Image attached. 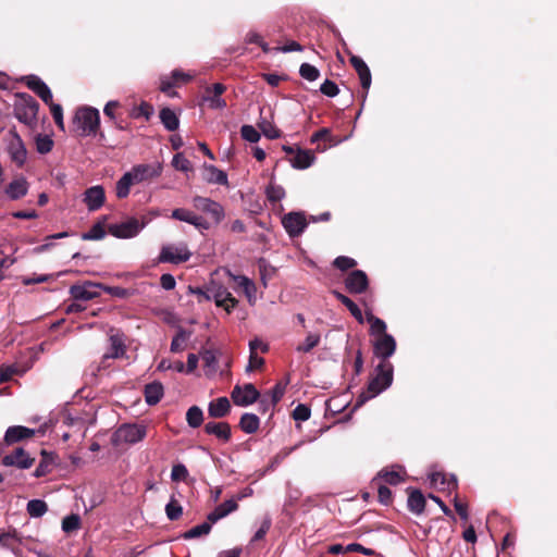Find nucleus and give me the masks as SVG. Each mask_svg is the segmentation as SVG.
I'll return each mask as SVG.
<instances>
[{"mask_svg":"<svg viewBox=\"0 0 557 557\" xmlns=\"http://www.w3.org/2000/svg\"><path fill=\"white\" fill-rule=\"evenodd\" d=\"M367 321L370 324V334L374 337L373 349L376 357L382 361H387L396 350L395 338L386 333V323L374 317L372 313H367Z\"/></svg>","mask_w":557,"mask_h":557,"instance_id":"f257e3e1","label":"nucleus"},{"mask_svg":"<svg viewBox=\"0 0 557 557\" xmlns=\"http://www.w3.org/2000/svg\"><path fill=\"white\" fill-rule=\"evenodd\" d=\"M393 366L388 361H381L375 369V376L370 381L368 388L363 392L357 405L375 397L392 385L393 382Z\"/></svg>","mask_w":557,"mask_h":557,"instance_id":"f03ea898","label":"nucleus"},{"mask_svg":"<svg viewBox=\"0 0 557 557\" xmlns=\"http://www.w3.org/2000/svg\"><path fill=\"white\" fill-rule=\"evenodd\" d=\"M100 124L99 111L91 107H83L76 110L73 125L81 136L96 134Z\"/></svg>","mask_w":557,"mask_h":557,"instance_id":"7ed1b4c3","label":"nucleus"},{"mask_svg":"<svg viewBox=\"0 0 557 557\" xmlns=\"http://www.w3.org/2000/svg\"><path fill=\"white\" fill-rule=\"evenodd\" d=\"M147 435V426L138 423H123L112 435L114 446L135 445L141 442Z\"/></svg>","mask_w":557,"mask_h":557,"instance_id":"20e7f679","label":"nucleus"},{"mask_svg":"<svg viewBox=\"0 0 557 557\" xmlns=\"http://www.w3.org/2000/svg\"><path fill=\"white\" fill-rule=\"evenodd\" d=\"M191 252L185 243L170 244L162 247L159 261L169 263H183L189 260Z\"/></svg>","mask_w":557,"mask_h":557,"instance_id":"39448f33","label":"nucleus"},{"mask_svg":"<svg viewBox=\"0 0 557 557\" xmlns=\"http://www.w3.org/2000/svg\"><path fill=\"white\" fill-rule=\"evenodd\" d=\"M7 151L10 156L11 161L17 166L22 168L27 160V150L25 145L15 132H11L7 139Z\"/></svg>","mask_w":557,"mask_h":557,"instance_id":"423d86ee","label":"nucleus"},{"mask_svg":"<svg viewBox=\"0 0 557 557\" xmlns=\"http://www.w3.org/2000/svg\"><path fill=\"white\" fill-rule=\"evenodd\" d=\"M146 225V222H139L135 218H129L120 223H114L109 226V233L117 238H132L135 237Z\"/></svg>","mask_w":557,"mask_h":557,"instance_id":"0eeeda50","label":"nucleus"},{"mask_svg":"<svg viewBox=\"0 0 557 557\" xmlns=\"http://www.w3.org/2000/svg\"><path fill=\"white\" fill-rule=\"evenodd\" d=\"M193 206L196 210L208 214L214 223H220L224 218L223 207L211 198L196 196L193 198Z\"/></svg>","mask_w":557,"mask_h":557,"instance_id":"6e6552de","label":"nucleus"},{"mask_svg":"<svg viewBox=\"0 0 557 557\" xmlns=\"http://www.w3.org/2000/svg\"><path fill=\"white\" fill-rule=\"evenodd\" d=\"M209 292L211 293L212 299L218 307H222L227 313L232 311L237 305V300L232 296L223 285L211 283L209 285Z\"/></svg>","mask_w":557,"mask_h":557,"instance_id":"1a4fd4ad","label":"nucleus"},{"mask_svg":"<svg viewBox=\"0 0 557 557\" xmlns=\"http://www.w3.org/2000/svg\"><path fill=\"white\" fill-rule=\"evenodd\" d=\"M231 397L235 405L240 407H247L258 399L259 392L250 383L245 384L244 386L236 385L233 388Z\"/></svg>","mask_w":557,"mask_h":557,"instance_id":"9d476101","label":"nucleus"},{"mask_svg":"<svg viewBox=\"0 0 557 557\" xmlns=\"http://www.w3.org/2000/svg\"><path fill=\"white\" fill-rule=\"evenodd\" d=\"M282 224L289 236H299L307 227L306 216L301 212H290L283 216Z\"/></svg>","mask_w":557,"mask_h":557,"instance_id":"9b49d317","label":"nucleus"},{"mask_svg":"<svg viewBox=\"0 0 557 557\" xmlns=\"http://www.w3.org/2000/svg\"><path fill=\"white\" fill-rule=\"evenodd\" d=\"M101 287L102 285L99 283L86 281L71 286L70 294L76 300H91L99 296L98 289Z\"/></svg>","mask_w":557,"mask_h":557,"instance_id":"f8f14e48","label":"nucleus"},{"mask_svg":"<svg viewBox=\"0 0 557 557\" xmlns=\"http://www.w3.org/2000/svg\"><path fill=\"white\" fill-rule=\"evenodd\" d=\"M225 86L221 83H215L205 89L203 102H207L209 108L213 110H222L226 107L225 100L221 97L225 91Z\"/></svg>","mask_w":557,"mask_h":557,"instance_id":"ddd939ff","label":"nucleus"},{"mask_svg":"<svg viewBox=\"0 0 557 557\" xmlns=\"http://www.w3.org/2000/svg\"><path fill=\"white\" fill-rule=\"evenodd\" d=\"M28 189V181L23 175H18L8 184L4 193L10 200H18L27 195Z\"/></svg>","mask_w":557,"mask_h":557,"instance_id":"4468645a","label":"nucleus"},{"mask_svg":"<svg viewBox=\"0 0 557 557\" xmlns=\"http://www.w3.org/2000/svg\"><path fill=\"white\" fill-rule=\"evenodd\" d=\"M34 459L30 458L23 448H16L13 453L3 457L2 463L7 467H17L28 469L33 466Z\"/></svg>","mask_w":557,"mask_h":557,"instance_id":"2eb2a0df","label":"nucleus"},{"mask_svg":"<svg viewBox=\"0 0 557 557\" xmlns=\"http://www.w3.org/2000/svg\"><path fill=\"white\" fill-rule=\"evenodd\" d=\"M171 216L175 220L186 222L188 224L194 225L198 230H208L209 223L200 215L195 214L194 212L187 209H174L172 211Z\"/></svg>","mask_w":557,"mask_h":557,"instance_id":"dca6fc26","label":"nucleus"},{"mask_svg":"<svg viewBox=\"0 0 557 557\" xmlns=\"http://www.w3.org/2000/svg\"><path fill=\"white\" fill-rule=\"evenodd\" d=\"M106 200L104 189L100 185H96L86 189L84 194V202L89 211L100 209Z\"/></svg>","mask_w":557,"mask_h":557,"instance_id":"f3484780","label":"nucleus"},{"mask_svg":"<svg viewBox=\"0 0 557 557\" xmlns=\"http://www.w3.org/2000/svg\"><path fill=\"white\" fill-rule=\"evenodd\" d=\"M346 287L350 293L360 294L368 287V277L361 270H355L346 278Z\"/></svg>","mask_w":557,"mask_h":557,"instance_id":"a211bd4d","label":"nucleus"},{"mask_svg":"<svg viewBox=\"0 0 557 557\" xmlns=\"http://www.w3.org/2000/svg\"><path fill=\"white\" fill-rule=\"evenodd\" d=\"M228 276L234 281V283L243 289L245 296L247 297V300L250 305H253L256 302V292L257 287L256 284L244 275H235L231 272H228Z\"/></svg>","mask_w":557,"mask_h":557,"instance_id":"6ab92c4d","label":"nucleus"},{"mask_svg":"<svg viewBox=\"0 0 557 557\" xmlns=\"http://www.w3.org/2000/svg\"><path fill=\"white\" fill-rule=\"evenodd\" d=\"M432 487L440 491H453L457 488V480L454 475L447 478L443 472H432L429 475Z\"/></svg>","mask_w":557,"mask_h":557,"instance_id":"aec40b11","label":"nucleus"},{"mask_svg":"<svg viewBox=\"0 0 557 557\" xmlns=\"http://www.w3.org/2000/svg\"><path fill=\"white\" fill-rule=\"evenodd\" d=\"M238 508V505H237V502L236 499H227L225 500L224 503L220 504L219 506H216L214 508L213 511H211L207 519L211 522V523H215L216 521H219L220 519H223L225 518L226 516H228L231 512L237 510Z\"/></svg>","mask_w":557,"mask_h":557,"instance_id":"412c9836","label":"nucleus"},{"mask_svg":"<svg viewBox=\"0 0 557 557\" xmlns=\"http://www.w3.org/2000/svg\"><path fill=\"white\" fill-rule=\"evenodd\" d=\"M257 345H262V352H265L269 349L268 345L264 344L263 342H261L258 338H255V339L249 342L250 355H249V363H248L247 369H246V371H248V372L252 371L255 369L261 368L263 366V363H264L263 358L259 357L257 355V352H256Z\"/></svg>","mask_w":557,"mask_h":557,"instance_id":"4be33fe9","label":"nucleus"},{"mask_svg":"<svg viewBox=\"0 0 557 557\" xmlns=\"http://www.w3.org/2000/svg\"><path fill=\"white\" fill-rule=\"evenodd\" d=\"M350 62L359 75L362 88L366 90L369 89V87L371 85V73H370L368 65L364 63V61L361 58H359L357 55H352L350 58Z\"/></svg>","mask_w":557,"mask_h":557,"instance_id":"5701e85b","label":"nucleus"},{"mask_svg":"<svg viewBox=\"0 0 557 557\" xmlns=\"http://www.w3.org/2000/svg\"><path fill=\"white\" fill-rule=\"evenodd\" d=\"M109 342L110 347L108 351L103 355V361L110 358H120L125 354V345L122 335L117 333L111 334Z\"/></svg>","mask_w":557,"mask_h":557,"instance_id":"b1692460","label":"nucleus"},{"mask_svg":"<svg viewBox=\"0 0 557 557\" xmlns=\"http://www.w3.org/2000/svg\"><path fill=\"white\" fill-rule=\"evenodd\" d=\"M314 160L315 156L311 150L297 149L290 162L295 169L305 170L311 166Z\"/></svg>","mask_w":557,"mask_h":557,"instance_id":"393cba45","label":"nucleus"},{"mask_svg":"<svg viewBox=\"0 0 557 557\" xmlns=\"http://www.w3.org/2000/svg\"><path fill=\"white\" fill-rule=\"evenodd\" d=\"M131 176L134 184L144 182L150 177L157 176L158 172L148 164H138L134 166L129 172H126Z\"/></svg>","mask_w":557,"mask_h":557,"instance_id":"a878e982","label":"nucleus"},{"mask_svg":"<svg viewBox=\"0 0 557 557\" xmlns=\"http://www.w3.org/2000/svg\"><path fill=\"white\" fill-rule=\"evenodd\" d=\"M208 434L215 435L218 438L227 442L231 438V426L226 422H208L205 425Z\"/></svg>","mask_w":557,"mask_h":557,"instance_id":"bb28decb","label":"nucleus"},{"mask_svg":"<svg viewBox=\"0 0 557 557\" xmlns=\"http://www.w3.org/2000/svg\"><path fill=\"white\" fill-rule=\"evenodd\" d=\"M35 434L33 429H28L21 425L10 426L7 432L4 440L7 443H15L24 438H28Z\"/></svg>","mask_w":557,"mask_h":557,"instance_id":"cd10ccee","label":"nucleus"},{"mask_svg":"<svg viewBox=\"0 0 557 557\" xmlns=\"http://www.w3.org/2000/svg\"><path fill=\"white\" fill-rule=\"evenodd\" d=\"M203 171L206 172L205 180L211 184L227 185V175L224 171L218 169L212 164H205Z\"/></svg>","mask_w":557,"mask_h":557,"instance_id":"c85d7f7f","label":"nucleus"},{"mask_svg":"<svg viewBox=\"0 0 557 557\" xmlns=\"http://www.w3.org/2000/svg\"><path fill=\"white\" fill-rule=\"evenodd\" d=\"M230 408L228 399L226 397H220L209 404L208 412L212 418H222L228 413Z\"/></svg>","mask_w":557,"mask_h":557,"instance_id":"c756f323","label":"nucleus"},{"mask_svg":"<svg viewBox=\"0 0 557 557\" xmlns=\"http://www.w3.org/2000/svg\"><path fill=\"white\" fill-rule=\"evenodd\" d=\"M320 342L321 334L319 332H309L307 333L305 339L296 345L295 350L299 354H308L314 347H317Z\"/></svg>","mask_w":557,"mask_h":557,"instance_id":"7c9ffc66","label":"nucleus"},{"mask_svg":"<svg viewBox=\"0 0 557 557\" xmlns=\"http://www.w3.org/2000/svg\"><path fill=\"white\" fill-rule=\"evenodd\" d=\"M163 396V386L159 382H152L145 387V399L148 405L158 404Z\"/></svg>","mask_w":557,"mask_h":557,"instance_id":"2f4dec72","label":"nucleus"},{"mask_svg":"<svg viewBox=\"0 0 557 557\" xmlns=\"http://www.w3.org/2000/svg\"><path fill=\"white\" fill-rule=\"evenodd\" d=\"M160 120L163 126L170 132L176 131L180 126L177 114L170 108H163L160 111Z\"/></svg>","mask_w":557,"mask_h":557,"instance_id":"473e14b6","label":"nucleus"},{"mask_svg":"<svg viewBox=\"0 0 557 557\" xmlns=\"http://www.w3.org/2000/svg\"><path fill=\"white\" fill-rule=\"evenodd\" d=\"M260 420L255 413H244L239 421L240 429L247 434H253L258 431Z\"/></svg>","mask_w":557,"mask_h":557,"instance_id":"72a5a7b5","label":"nucleus"},{"mask_svg":"<svg viewBox=\"0 0 557 557\" xmlns=\"http://www.w3.org/2000/svg\"><path fill=\"white\" fill-rule=\"evenodd\" d=\"M37 112L38 103L34 99L29 98V100L26 102L24 107V112L22 113L20 109H17L16 115L18 120L29 124L35 120Z\"/></svg>","mask_w":557,"mask_h":557,"instance_id":"f704fd0d","label":"nucleus"},{"mask_svg":"<svg viewBox=\"0 0 557 557\" xmlns=\"http://www.w3.org/2000/svg\"><path fill=\"white\" fill-rule=\"evenodd\" d=\"M425 499L419 491H413L408 497V507L414 513H421L424 510Z\"/></svg>","mask_w":557,"mask_h":557,"instance_id":"c9c22d12","label":"nucleus"},{"mask_svg":"<svg viewBox=\"0 0 557 557\" xmlns=\"http://www.w3.org/2000/svg\"><path fill=\"white\" fill-rule=\"evenodd\" d=\"M202 360L205 362V372L206 375H213L218 369V358L214 351L205 350L201 354Z\"/></svg>","mask_w":557,"mask_h":557,"instance_id":"e433bc0d","label":"nucleus"},{"mask_svg":"<svg viewBox=\"0 0 557 557\" xmlns=\"http://www.w3.org/2000/svg\"><path fill=\"white\" fill-rule=\"evenodd\" d=\"M26 510L30 517L39 518L47 512L48 506L41 499H33L27 503Z\"/></svg>","mask_w":557,"mask_h":557,"instance_id":"4c0bfd02","label":"nucleus"},{"mask_svg":"<svg viewBox=\"0 0 557 557\" xmlns=\"http://www.w3.org/2000/svg\"><path fill=\"white\" fill-rule=\"evenodd\" d=\"M186 421L190 428L200 426L203 422L202 410L197 406L190 407L186 412Z\"/></svg>","mask_w":557,"mask_h":557,"instance_id":"58836bf2","label":"nucleus"},{"mask_svg":"<svg viewBox=\"0 0 557 557\" xmlns=\"http://www.w3.org/2000/svg\"><path fill=\"white\" fill-rule=\"evenodd\" d=\"M23 544V537L16 530H12L0 534V546L4 548H13V544Z\"/></svg>","mask_w":557,"mask_h":557,"instance_id":"ea45409f","label":"nucleus"},{"mask_svg":"<svg viewBox=\"0 0 557 557\" xmlns=\"http://www.w3.org/2000/svg\"><path fill=\"white\" fill-rule=\"evenodd\" d=\"M403 473V469L398 467L397 469L392 468L391 470H382L379 473V476L384 479V481L388 484H397L404 480Z\"/></svg>","mask_w":557,"mask_h":557,"instance_id":"a19ab883","label":"nucleus"},{"mask_svg":"<svg viewBox=\"0 0 557 557\" xmlns=\"http://www.w3.org/2000/svg\"><path fill=\"white\" fill-rule=\"evenodd\" d=\"M211 524L212 523L208 520L203 523L193 527L184 534V539H196L209 534Z\"/></svg>","mask_w":557,"mask_h":557,"instance_id":"79ce46f5","label":"nucleus"},{"mask_svg":"<svg viewBox=\"0 0 557 557\" xmlns=\"http://www.w3.org/2000/svg\"><path fill=\"white\" fill-rule=\"evenodd\" d=\"M335 296L337 297L338 300L342 301V304H344L348 308L350 313L359 322H361V323L363 322L361 310L358 308V306L350 298H348L347 296H345V295H343L341 293H335Z\"/></svg>","mask_w":557,"mask_h":557,"instance_id":"37998d69","label":"nucleus"},{"mask_svg":"<svg viewBox=\"0 0 557 557\" xmlns=\"http://www.w3.org/2000/svg\"><path fill=\"white\" fill-rule=\"evenodd\" d=\"M265 195L271 202H276L285 197V190L282 186L271 182L265 188Z\"/></svg>","mask_w":557,"mask_h":557,"instance_id":"c03bdc74","label":"nucleus"},{"mask_svg":"<svg viewBox=\"0 0 557 557\" xmlns=\"http://www.w3.org/2000/svg\"><path fill=\"white\" fill-rule=\"evenodd\" d=\"M132 185H135L134 182L131 180V176L125 173L116 183V196L119 198L127 197Z\"/></svg>","mask_w":557,"mask_h":557,"instance_id":"a18cd8bd","label":"nucleus"},{"mask_svg":"<svg viewBox=\"0 0 557 557\" xmlns=\"http://www.w3.org/2000/svg\"><path fill=\"white\" fill-rule=\"evenodd\" d=\"M189 338V334L185 331H180L176 336L172 339L171 351L181 352L185 349L186 343Z\"/></svg>","mask_w":557,"mask_h":557,"instance_id":"49530a36","label":"nucleus"},{"mask_svg":"<svg viewBox=\"0 0 557 557\" xmlns=\"http://www.w3.org/2000/svg\"><path fill=\"white\" fill-rule=\"evenodd\" d=\"M172 165L175 168V170L182 171L185 173L193 171V164L190 163V161L187 158H185V156L183 153H176L173 157Z\"/></svg>","mask_w":557,"mask_h":557,"instance_id":"de8ad7c7","label":"nucleus"},{"mask_svg":"<svg viewBox=\"0 0 557 557\" xmlns=\"http://www.w3.org/2000/svg\"><path fill=\"white\" fill-rule=\"evenodd\" d=\"M165 513L170 520H177L182 516L183 508L174 497L166 504Z\"/></svg>","mask_w":557,"mask_h":557,"instance_id":"09e8293b","label":"nucleus"},{"mask_svg":"<svg viewBox=\"0 0 557 557\" xmlns=\"http://www.w3.org/2000/svg\"><path fill=\"white\" fill-rule=\"evenodd\" d=\"M258 125H259L260 129L262 131V134L270 139H275L281 136L280 131L271 122L267 121L265 119H261V121L259 122Z\"/></svg>","mask_w":557,"mask_h":557,"instance_id":"8fccbe9b","label":"nucleus"},{"mask_svg":"<svg viewBox=\"0 0 557 557\" xmlns=\"http://www.w3.org/2000/svg\"><path fill=\"white\" fill-rule=\"evenodd\" d=\"M81 527V519L77 515L66 516L62 520V530L66 533L78 530Z\"/></svg>","mask_w":557,"mask_h":557,"instance_id":"3c124183","label":"nucleus"},{"mask_svg":"<svg viewBox=\"0 0 557 557\" xmlns=\"http://www.w3.org/2000/svg\"><path fill=\"white\" fill-rule=\"evenodd\" d=\"M53 147V140L48 135H38L36 137V148L39 153H48Z\"/></svg>","mask_w":557,"mask_h":557,"instance_id":"603ef678","label":"nucleus"},{"mask_svg":"<svg viewBox=\"0 0 557 557\" xmlns=\"http://www.w3.org/2000/svg\"><path fill=\"white\" fill-rule=\"evenodd\" d=\"M320 140H325L330 143L331 146L337 145L341 140H334L331 134V131L329 128H321L320 131L315 132L311 136V143H318Z\"/></svg>","mask_w":557,"mask_h":557,"instance_id":"864d4df0","label":"nucleus"},{"mask_svg":"<svg viewBox=\"0 0 557 557\" xmlns=\"http://www.w3.org/2000/svg\"><path fill=\"white\" fill-rule=\"evenodd\" d=\"M242 137L249 143H257L260 139V133L252 125H243L240 128Z\"/></svg>","mask_w":557,"mask_h":557,"instance_id":"5fc2aeb1","label":"nucleus"},{"mask_svg":"<svg viewBox=\"0 0 557 557\" xmlns=\"http://www.w3.org/2000/svg\"><path fill=\"white\" fill-rule=\"evenodd\" d=\"M106 235L104 228L100 223L95 224L87 233L83 235L85 240H99Z\"/></svg>","mask_w":557,"mask_h":557,"instance_id":"6e6d98bb","label":"nucleus"},{"mask_svg":"<svg viewBox=\"0 0 557 557\" xmlns=\"http://www.w3.org/2000/svg\"><path fill=\"white\" fill-rule=\"evenodd\" d=\"M299 73L305 79L310 82L318 79L320 74L318 69L309 63L301 64Z\"/></svg>","mask_w":557,"mask_h":557,"instance_id":"4d7b16f0","label":"nucleus"},{"mask_svg":"<svg viewBox=\"0 0 557 557\" xmlns=\"http://www.w3.org/2000/svg\"><path fill=\"white\" fill-rule=\"evenodd\" d=\"M50 111L55 124L60 129L64 131V122H63V110L62 107L58 103H51Z\"/></svg>","mask_w":557,"mask_h":557,"instance_id":"13d9d810","label":"nucleus"},{"mask_svg":"<svg viewBox=\"0 0 557 557\" xmlns=\"http://www.w3.org/2000/svg\"><path fill=\"white\" fill-rule=\"evenodd\" d=\"M175 82L176 81H174L172 78V76L171 77H166V76L162 77L161 82H160L161 91H163L164 94H166L170 97H175L177 94L175 91H172V88H173Z\"/></svg>","mask_w":557,"mask_h":557,"instance_id":"bf43d9fd","label":"nucleus"},{"mask_svg":"<svg viewBox=\"0 0 557 557\" xmlns=\"http://www.w3.org/2000/svg\"><path fill=\"white\" fill-rule=\"evenodd\" d=\"M296 421H306L310 418V409L305 405H298L293 411Z\"/></svg>","mask_w":557,"mask_h":557,"instance_id":"052dcab7","label":"nucleus"},{"mask_svg":"<svg viewBox=\"0 0 557 557\" xmlns=\"http://www.w3.org/2000/svg\"><path fill=\"white\" fill-rule=\"evenodd\" d=\"M320 90L323 95L329 97H335L338 94L337 85L329 79L324 81V83L320 87Z\"/></svg>","mask_w":557,"mask_h":557,"instance_id":"680f3d73","label":"nucleus"},{"mask_svg":"<svg viewBox=\"0 0 557 557\" xmlns=\"http://www.w3.org/2000/svg\"><path fill=\"white\" fill-rule=\"evenodd\" d=\"M334 265L341 270H348L356 265V261L349 257L341 256L334 260Z\"/></svg>","mask_w":557,"mask_h":557,"instance_id":"e2e57ef3","label":"nucleus"},{"mask_svg":"<svg viewBox=\"0 0 557 557\" xmlns=\"http://www.w3.org/2000/svg\"><path fill=\"white\" fill-rule=\"evenodd\" d=\"M188 475V471L184 465H175L171 471V478L173 481L185 480Z\"/></svg>","mask_w":557,"mask_h":557,"instance_id":"0e129e2a","label":"nucleus"},{"mask_svg":"<svg viewBox=\"0 0 557 557\" xmlns=\"http://www.w3.org/2000/svg\"><path fill=\"white\" fill-rule=\"evenodd\" d=\"M25 82H26V85L29 89H32L35 94L37 92V90L41 89V87H44V85H46V83L44 81H41L38 76L36 75H29L25 78Z\"/></svg>","mask_w":557,"mask_h":557,"instance_id":"69168bd1","label":"nucleus"},{"mask_svg":"<svg viewBox=\"0 0 557 557\" xmlns=\"http://www.w3.org/2000/svg\"><path fill=\"white\" fill-rule=\"evenodd\" d=\"M285 393V385L284 384H281V383H277L273 389L271 391V404L273 406H275L283 397Z\"/></svg>","mask_w":557,"mask_h":557,"instance_id":"338daca9","label":"nucleus"},{"mask_svg":"<svg viewBox=\"0 0 557 557\" xmlns=\"http://www.w3.org/2000/svg\"><path fill=\"white\" fill-rule=\"evenodd\" d=\"M50 471H51V462L49 460H47L46 458H44L41 460V462L38 465V467L36 468V470L34 471V476L40 478V476L46 475Z\"/></svg>","mask_w":557,"mask_h":557,"instance_id":"774afa93","label":"nucleus"}]
</instances>
